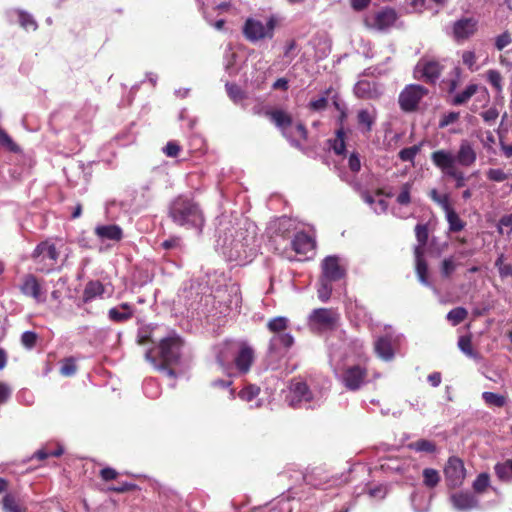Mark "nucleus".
Returning a JSON list of instances; mask_svg holds the SVG:
<instances>
[{"label": "nucleus", "mask_w": 512, "mask_h": 512, "mask_svg": "<svg viewBox=\"0 0 512 512\" xmlns=\"http://www.w3.org/2000/svg\"><path fill=\"white\" fill-rule=\"evenodd\" d=\"M264 116L269 118L283 134L293 124L292 115L283 109H266Z\"/></svg>", "instance_id": "aec40b11"}, {"label": "nucleus", "mask_w": 512, "mask_h": 512, "mask_svg": "<svg viewBox=\"0 0 512 512\" xmlns=\"http://www.w3.org/2000/svg\"><path fill=\"white\" fill-rule=\"evenodd\" d=\"M18 14V22L22 28L25 30H33L35 31L38 27L34 18L27 12L19 10Z\"/></svg>", "instance_id": "e433bc0d"}, {"label": "nucleus", "mask_w": 512, "mask_h": 512, "mask_svg": "<svg viewBox=\"0 0 512 512\" xmlns=\"http://www.w3.org/2000/svg\"><path fill=\"white\" fill-rule=\"evenodd\" d=\"M368 371L360 365L349 366L343 370L341 380L343 385L350 391H357L364 384Z\"/></svg>", "instance_id": "f8f14e48"}, {"label": "nucleus", "mask_w": 512, "mask_h": 512, "mask_svg": "<svg viewBox=\"0 0 512 512\" xmlns=\"http://www.w3.org/2000/svg\"><path fill=\"white\" fill-rule=\"evenodd\" d=\"M477 159V153L471 142L468 140H461L459 149L454 155V165L458 163L463 167H471L475 164Z\"/></svg>", "instance_id": "6ab92c4d"}, {"label": "nucleus", "mask_w": 512, "mask_h": 512, "mask_svg": "<svg viewBox=\"0 0 512 512\" xmlns=\"http://www.w3.org/2000/svg\"><path fill=\"white\" fill-rule=\"evenodd\" d=\"M259 393H260V388L258 386L249 384L240 390L238 396L242 400L250 402L254 398H256L259 395Z\"/></svg>", "instance_id": "a19ab883"}, {"label": "nucleus", "mask_w": 512, "mask_h": 512, "mask_svg": "<svg viewBox=\"0 0 512 512\" xmlns=\"http://www.w3.org/2000/svg\"><path fill=\"white\" fill-rule=\"evenodd\" d=\"M436 203L441 206V208L445 211V214L448 213V211L454 210L453 207L450 204V199L448 194H443Z\"/></svg>", "instance_id": "338daca9"}, {"label": "nucleus", "mask_w": 512, "mask_h": 512, "mask_svg": "<svg viewBox=\"0 0 512 512\" xmlns=\"http://www.w3.org/2000/svg\"><path fill=\"white\" fill-rule=\"evenodd\" d=\"M168 216L174 224L185 229L202 232L206 219L198 201L190 195H178L168 208Z\"/></svg>", "instance_id": "f257e3e1"}, {"label": "nucleus", "mask_w": 512, "mask_h": 512, "mask_svg": "<svg viewBox=\"0 0 512 512\" xmlns=\"http://www.w3.org/2000/svg\"><path fill=\"white\" fill-rule=\"evenodd\" d=\"M424 251L421 247H415L414 254L416 258V273L421 283L428 285V266L423 257Z\"/></svg>", "instance_id": "a878e982"}, {"label": "nucleus", "mask_w": 512, "mask_h": 512, "mask_svg": "<svg viewBox=\"0 0 512 512\" xmlns=\"http://www.w3.org/2000/svg\"><path fill=\"white\" fill-rule=\"evenodd\" d=\"M375 352L384 360L392 359L394 353L391 345V340L388 337H380L375 342Z\"/></svg>", "instance_id": "c756f323"}, {"label": "nucleus", "mask_w": 512, "mask_h": 512, "mask_svg": "<svg viewBox=\"0 0 512 512\" xmlns=\"http://www.w3.org/2000/svg\"><path fill=\"white\" fill-rule=\"evenodd\" d=\"M276 25L277 19L273 15L268 18L266 24H263L260 20L248 18L243 25L242 33L250 42H257L266 38L272 39Z\"/></svg>", "instance_id": "39448f33"}, {"label": "nucleus", "mask_w": 512, "mask_h": 512, "mask_svg": "<svg viewBox=\"0 0 512 512\" xmlns=\"http://www.w3.org/2000/svg\"><path fill=\"white\" fill-rule=\"evenodd\" d=\"M100 476L104 481H111L117 478L118 472L111 467H106L100 470Z\"/></svg>", "instance_id": "680f3d73"}, {"label": "nucleus", "mask_w": 512, "mask_h": 512, "mask_svg": "<svg viewBox=\"0 0 512 512\" xmlns=\"http://www.w3.org/2000/svg\"><path fill=\"white\" fill-rule=\"evenodd\" d=\"M346 275V267L338 256L325 257L321 262V275L318 279V298L327 302L332 294L333 283L345 279Z\"/></svg>", "instance_id": "7ed1b4c3"}, {"label": "nucleus", "mask_w": 512, "mask_h": 512, "mask_svg": "<svg viewBox=\"0 0 512 512\" xmlns=\"http://www.w3.org/2000/svg\"><path fill=\"white\" fill-rule=\"evenodd\" d=\"M428 94V89L419 84L407 85L399 94V106L404 112L417 110L420 101Z\"/></svg>", "instance_id": "6e6552de"}, {"label": "nucleus", "mask_w": 512, "mask_h": 512, "mask_svg": "<svg viewBox=\"0 0 512 512\" xmlns=\"http://www.w3.org/2000/svg\"><path fill=\"white\" fill-rule=\"evenodd\" d=\"M495 474L502 482L512 481V459L497 463L494 467Z\"/></svg>", "instance_id": "2f4dec72"}, {"label": "nucleus", "mask_w": 512, "mask_h": 512, "mask_svg": "<svg viewBox=\"0 0 512 512\" xmlns=\"http://www.w3.org/2000/svg\"><path fill=\"white\" fill-rule=\"evenodd\" d=\"M346 132L344 128H338L335 132V138L329 139L330 148L337 155H344L346 152Z\"/></svg>", "instance_id": "c85d7f7f"}, {"label": "nucleus", "mask_w": 512, "mask_h": 512, "mask_svg": "<svg viewBox=\"0 0 512 512\" xmlns=\"http://www.w3.org/2000/svg\"><path fill=\"white\" fill-rule=\"evenodd\" d=\"M443 71V65L435 59L422 58L417 63L415 72L426 82L434 84Z\"/></svg>", "instance_id": "2eb2a0df"}, {"label": "nucleus", "mask_w": 512, "mask_h": 512, "mask_svg": "<svg viewBox=\"0 0 512 512\" xmlns=\"http://www.w3.org/2000/svg\"><path fill=\"white\" fill-rule=\"evenodd\" d=\"M476 54L474 51H464L462 53V62L465 66H467L471 71L476 70Z\"/></svg>", "instance_id": "603ef678"}, {"label": "nucleus", "mask_w": 512, "mask_h": 512, "mask_svg": "<svg viewBox=\"0 0 512 512\" xmlns=\"http://www.w3.org/2000/svg\"><path fill=\"white\" fill-rule=\"evenodd\" d=\"M19 290L24 296L32 298L38 304L45 303L47 300V291L43 286V281L33 274H26L22 277Z\"/></svg>", "instance_id": "1a4fd4ad"}, {"label": "nucleus", "mask_w": 512, "mask_h": 512, "mask_svg": "<svg viewBox=\"0 0 512 512\" xmlns=\"http://www.w3.org/2000/svg\"><path fill=\"white\" fill-rule=\"evenodd\" d=\"M482 399L489 407L502 408L506 405V397L497 393L485 391L482 393Z\"/></svg>", "instance_id": "473e14b6"}, {"label": "nucleus", "mask_w": 512, "mask_h": 512, "mask_svg": "<svg viewBox=\"0 0 512 512\" xmlns=\"http://www.w3.org/2000/svg\"><path fill=\"white\" fill-rule=\"evenodd\" d=\"M291 248L297 254L303 258L299 260H306L310 257L309 253L314 254L316 248L315 239L304 231L297 232L291 240Z\"/></svg>", "instance_id": "f3484780"}, {"label": "nucleus", "mask_w": 512, "mask_h": 512, "mask_svg": "<svg viewBox=\"0 0 512 512\" xmlns=\"http://www.w3.org/2000/svg\"><path fill=\"white\" fill-rule=\"evenodd\" d=\"M339 313L333 308L314 309L309 317L308 324L318 331H332L336 329L339 322Z\"/></svg>", "instance_id": "0eeeda50"}, {"label": "nucleus", "mask_w": 512, "mask_h": 512, "mask_svg": "<svg viewBox=\"0 0 512 512\" xmlns=\"http://www.w3.org/2000/svg\"><path fill=\"white\" fill-rule=\"evenodd\" d=\"M105 292L104 285L98 280L89 281L83 290L82 301L89 303L96 297H102Z\"/></svg>", "instance_id": "393cba45"}, {"label": "nucleus", "mask_w": 512, "mask_h": 512, "mask_svg": "<svg viewBox=\"0 0 512 512\" xmlns=\"http://www.w3.org/2000/svg\"><path fill=\"white\" fill-rule=\"evenodd\" d=\"M135 489H137V485L133 484V483H128V482L109 487L110 491H113L116 493H124V492H128V491H133Z\"/></svg>", "instance_id": "052dcab7"}, {"label": "nucleus", "mask_w": 512, "mask_h": 512, "mask_svg": "<svg viewBox=\"0 0 512 512\" xmlns=\"http://www.w3.org/2000/svg\"><path fill=\"white\" fill-rule=\"evenodd\" d=\"M478 31V20L474 17H461L452 24V36L458 43L473 37Z\"/></svg>", "instance_id": "9b49d317"}, {"label": "nucleus", "mask_w": 512, "mask_h": 512, "mask_svg": "<svg viewBox=\"0 0 512 512\" xmlns=\"http://www.w3.org/2000/svg\"><path fill=\"white\" fill-rule=\"evenodd\" d=\"M444 474L448 485L452 488L462 485L466 470L463 461L458 457H450L444 468Z\"/></svg>", "instance_id": "ddd939ff"}, {"label": "nucleus", "mask_w": 512, "mask_h": 512, "mask_svg": "<svg viewBox=\"0 0 512 512\" xmlns=\"http://www.w3.org/2000/svg\"><path fill=\"white\" fill-rule=\"evenodd\" d=\"M397 18L396 11L393 8L386 7L366 18L365 23L370 28L382 31L392 27Z\"/></svg>", "instance_id": "4468645a"}, {"label": "nucleus", "mask_w": 512, "mask_h": 512, "mask_svg": "<svg viewBox=\"0 0 512 512\" xmlns=\"http://www.w3.org/2000/svg\"><path fill=\"white\" fill-rule=\"evenodd\" d=\"M376 120V111H369L367 109H361L357 113V123L360 127H363L364 132H371L373 125Z\"/></svg>", "instance_id": "bb28decb"}, {"label": "nucleus", "mask_w": 512, "mask_h": 512, "mask_svg": "<svg viewBox=\"0 0 512 512\" xmlns=\"http://www.w3.org/2000/svg\"><path fill=\"white\" fill-rule=\"evenodd\" d=\"M478 91V85L470 84L462 92L457 93L451 103L454 106L466 104Z\"/></svg>", "instance_id": "7c9ffc66"}, {"label": "nucleus", "mask_w": 512, "mask_h": 512, "mask_svg": "<svg viewBox=\"0 0 512 512\" xmlns=\"http://www.w3.org/2000/svg\"><path fill=\"white\" fill-rule=\"evenodd\" d=\"M432 163L440 169L447 177L455 181V188L460 189L466 184V177L463 171L454 165V154L449 150H436L431 153Z\"/></svg>", "instance_id": "20e7f679"}, {"label": "nucleus", "mask_w": 512, "mask_h": 512, "mask_svg": "<svg viewBox=\"0 0 512 512\" xmlns=\"http://www.w3.org/2000/svg\"><path fill=\"white\" fill-rule=\"evenodd\" d=\"M77 371V365L73 357L65 358L60 368L61 375L65 377L73 376Z\"/></svg>", "instance_id": "79ce46f5"}, {"label": "nucleus", "mask_w": 512, "mask_h": 512, "mask_svg": "<svg viewBox=\"0 0 512 512\" xmlns=\"http://www.w3.org/2000/svg\"><path fill=\"white\" fill-rule=\"evenodd\" d=\"M354 93L358 98L372 100L378 99L381 95L377 85L367 80L358 81L354 87Z\"/></svg>", "instance_id": "4be33fe9"}, {"label": "nucleus", "mask_w": 512, "mask_h": 512, "mask_svg": "<svg viewBox=\"0 0 512 512\" xmlns=\"http://www.w3.org/2000/svg\"><path fill=\"white\" fill-rule=\"evenodd\" d=\"M455 270V264L452 258H446L442 261L441 273L444 277H450Z\"/></svg>", "instance_id": "bf43d9fd"}, {"label": "nucleus", "mask_w": 512, "mask_h": 512, "mask_svg": "<svg viewBox=\"0 0 512 512\" xmlns=\"http://www.w3.org/2000/svg\"><path fill=\"white\" fill-rule=\"evenodd\" d=\"M313 399V393L306 382L293 379L289 385V394L286 396L288 405L292 408H299L303 402L307 403Z\"/></svg>", "instance_id": "9d476101"}, {"label": "nucleus", "mask_w": 512, "mask_h": 512, "mask_svg": "<svg viewBox=\"0 0 512 512\" xmlns=\"http://www.w3.org/2000/svg\"><path fill=\"white\" fill-rule=\"evenodd\" d=\"M446 220L449 225V231L453 233L462 231L466 226V223L460 218L455 210L448 211L446 214Z\"/></svg>", "instance_id": "72a5a7b5"}, {"label": "nucleus", "mask_w": 512, "mask_h": 512, "mask_svg": "<svg viewBox=\"0 0 512 512\" xmlns=\"http://www.w3.org/2000/svg\"><path fill=\"white\" fill-rule=\"evenodd\" d=\"M454 508L458 510H471L478 507V499L470 492H456L450 497Z\"/></svg>", "instance_id": "412c9836"}, {"label": "nucleus", "mask_w": 512, "mask_h": 512, "mask_svg": "<svg viewBox=\"0 0 512 512\" xmlns=\"http://www.w3.org/2000/svg\"><path fill=\"white\" fill-rule=\"evenodd\" d=\"M0 144L7 147L11 152L18 153L21 151L20 147L11 139V137L0 128Z\"/></svg>", "instance_id": "09e8293b"}, {"label": "nucleus", "mask_w": 512, "mask_h": 512, "mask_svg": "<svg viewBox=\"0 0 512 512\" xmlns=\"http://www.w3.org/2000/svg\"><path fill=\"white\" fill-rule=\"evenodd\" d=\"M468 316V311L463 307H456L450 310L447 314V319L456 326L462 323Z\"/></svg>", "instance_id": "c9c22d12"}, {"label": "nucleus", "mask_w": 512, "mask_h": 512, "mask_svg": "<svg viewBox=\"0 0 512 512\" xmlns=\"http://www.w3.org/2000/svg\"><path fill=\"white\" fill-rule=\"evenodd\" d=\"M181 151V146L176 141H169L163 148V152L168 157H177Z\"/></svg>", "instance_id": "5fc2aeb1"}, {"label": "nucleus", "mask_w": 512, "mask_h": 512, "mask_svg": "<svg viewBox=\"0 0 512 512\" xmlns=\"http://www.w3.org/2000/svg\"><path fill=\"white\" fill-rule=\"evenodd\" d=\"M328 106L327 97L323 96L317 100H312L309 102L308 107L312 111H322L325 110Z\"/></svg>", "instance_id": "13d9d810"}, {"label": "nucleus", "mask_w": 512, "mask_h": 512, "mask_svg": "<svg viewBox=\"0 0 512 512\" xmlns=\"http://www.w3.org/2000/svg\"><path fill=\"white\" fill-rule=\"evenodd\" d=\"M95 234L103 240L106 239L116 242L120 241L123 237L122 229L115 224L97 226L95 228Z\"/></svg>", "instance_id": "b1692460"}, {"label": "nucleus", "mask_w": 512, "mask_h": 512, "mask_svg": "<svg viewBox=\"0 0 512 512\" xmlns=\"http://www.w3.org/2000/svg\"><path fill=\"white\" fill-rule=\"evenodd\" d=\"M486 177L489 181L492 182H503L509 178V175L503 169L490 168L486 172Z\"/></svg>", "instance_id": "a18cd8bd"}, {"label": "nucleus", "mask_w": 512, "mask_h": 512, "mask_svg": "<svg viewBox=\"0 0 512 512\" xmlns=\"http://www.w3.org/2000/svg\"><path fill=\"white\" fill-rule=\"evenodd\" d=\"M504 227L508 228L507 234H510L512 232V213L508 215H504L500 218L499 224H498V232L500 234L504 233Z\"/></svg>", "instance_id": "4d7b16f0"}, {"label": "nucleus", "mask_w": 512, "mask_h": 512, "mask_svg": "<svg viewBox=\"0 0 512 512\" xmlns=\"http://www.w3.org/2000/svg\"><path fill=\"white\" fill-rule=\"evenodd\" d=\"M481 116L486 123H492L498 118L499 113L496 108H489L488 110L482 112Z\"/></svg>", "instance_id": "e2e57ef3"}, {"label": "nucleus", "mask_w": 512, "mask_h": 512, "mask_svg": "<svg viewBox=\"0 0 512 512\" xmlns=\"http://www.w3.org/2000/svg\"><path fill=\"white\" fill-rule=\"evenodd\" d=\"M255 360L254 349L246 343H241L234 358L235 367L240 374H247Z\"/></svg>", "instance_id": "a211bd4d"}, {"label": "nucleus", "mask_w": 512, "mask_h": 512, "mask_svg": "<svg viewBox=\"0 0 512 512\" xmlns=\"http://www.w3.org/2000/svg\"><path fill=\"white\" fill-rule=\"evenodd\" d=\"M416 451L433 453L436 450V446L433 442L425 439L418 440L411 445Z\"/></svg>", "instance_id": "8fccbe9b"}, {"label": "nucleus", "mask_w": 512, "mask_h": 512, "mask_svg": "<svg viewBox=\"0 0 512 512\" xmlns=\"http://www.w3.org/2000/svg\"><path fill=\"white\" fill-rule=\"evenodd\" d=\"M108 316L115 323H123L133 317V308L129 303H121L119 307L110 308Z\"/></svg>", "instance_id": "5701e85b"}, {"label": "nucleus", "mask_w": 512, "mask_h": 512, "mask_svg": "<svg viewBox=\"0 0 512 512\" xmlns=\"http://www.w3.org/2000/svg\"><path fill=\"white\" fill-rule=\"evenodd\" d=\"M59 253L54 244H49L48 242H41L36 246L33 251L32 258L37 262L41 263L45 260H49L50 263L48 267H40L38 270L41 272H49L57 262Z\"/></svg>", "instance_id": "dca6fc26"}, {"label": "nucleus", "mask_w": 512, "mask_h": 512, "mask_svg": "<svg viewBox=\"0 0 512 512\" xmlns=\"http://www.w3.org/2000/svg\"><path fill=\"white\" fill-rule=\"evenodd\" d=\"M459 349L469 357L475 356L473 347H472V339L470 335H463L459 337L458 340Z\"/></svg>", "instance_id": "37998d69"}, {"label": "nucleus", "mask_w": 512, "mask_h": 512, "mask_svg": "<svg viewBox=\"0 0 512 512\" xmlns=\"http://www.w3.org/2000/svg\"><path fill=\"white\" fill-rule=\"evenodd\" d=\"M371 0H351V7L355 11H362L368 7Z\"/></svg>", "instance_id": "774afa93"}, {"label": "nucleus", "mask_w": 512, "mask_h": 512, "mask_svg": "<svg viewBox=\"0 0 512 512\" xmlns=\"http://www.w3.org/2000/svg\"><path fill=\"white\" fill-rule=\"evenodd\" d=\"M288 324L289 320L283 316L274 317L268 321L267 328L274 334L269 342V349L271 351L275 350L278 345L289 349L294 344L293 336L286 332Z\"/></svg>", "instance_id": "423d86ee"}, {"label": "nucleus", "mask_w": 512, "mask_h": 512, "mask_svg": "<svg viewBox=\"0 0 512 512\" xmlns=\"http://www.w3.org/2000/svg\"><path fill=\"white\" fill-rule=\"evenodd\" d=\"M180 246V238L177 236L171 237L161 243V247L165 250L174 249Z\"/></svg>", "instance_id": "69168bd1"}, {"label": "nucleus", "mask_w": 512, "mask_h": 512, "mask_svg": "<svg viewBox=\"0 0 512 512\" xmlns=\"http://www.w3.org/2000/svg\"><path fill=\"white\" fill-rule=\"evenodd\" d=\"M37 340H38V335H37V333H35L33 331H25L21 335V343L27 349L34 348L37 343Z\"/></svg>", "instance_id": "3c124183"}, {"label": "nucleus", "mask_w": 512, "mask_h": 512, "mask_svg": "<svg viewBox=\"0 0 512 512\" xmlns=\"http://www.w3.org/2000/svg\"><path fill=\"white\" fill-rule=\"evenodd\" d=\"M415 235L418 241V245L416 247H421L424 251V247L426 246L429 238V229L427 224H417L415 226Z\"/></svg>", "instance_id": "58836bf2"}, {"label": "nucleus", "mask_w": 512, "mask_h": 512, "mask_svg": "<svg viewBox=\"0 0 512 512\" xmlns=\"http://www.w3.org/2000/svg\"><path fill=\"white\" fill-rule=\"evenodd\" d=\"M349 169L352 172H358L361 168L360 159L357 153H352L348 160Z\"/></svg>", "instance_id": "0e129e2a"}, {"label": "nucleus", "mask_w": 512, "mask_h": 512, "mask_svg": "<svg viewBox=\"0 0 512 512\" xmlns=\"http://www.w3.org/2000/svg\"><path fill=\"white\" fill-rule=\"evenodd\" d=\"M4 512H26V508L21 504L19 497L14 493H6L2 499Z\"/></svg>", "instance_id": "cd10ccee"}, {"label": "nucleus", "mask_w": 512, "mask_h": 512, "mask_svg": "<svg viewBox=\"0 0 512 512\" xmlns=\"http://www.w3.org/2000/svg\"><path fill=\"white\" fill-rule=\"evenodd\" d=\"M489 484H490L489 475L487 473H481L474 480L472 487L476 493L481 494L487 490Z\"/></svg>", "instance_id": "ea45409f"}, {"label": "nucleus", "mask_w": 512, "mask_h": 512, "mask_svg": "<svg viewBox=\"0 0 512 512\" xmlns=\"http://www.w3.org/2000/svg\"><path fill=\"white\" fill-rule=\"evenodd\" d=\"M228 96L235 102H239L245 98V93L237 84H226Z\"/></svg>", "instance_id": "de8ad7c7"}, {"label": "nucleus", "mask_w": 512, "mask_h": 512, "mask_svg": "<svg viewBox=\"0 0 512 512\" xmlns=\"http://www.w3.org/2000/svg\"><path fill=\"white\" fill-rule=\"evenodd\" d=\"M441 480L440 474L436 469L425 468L423 470V484L428 488L436 487Z\"/></svg>", "instance_id": "f704fd0d"}, {"label": "nucleus", "mask_w": 512, "mask_h": 512, "mask_svg": "<svg viewBox=\"0 0 512 512\" xmlns=\"http://www.w3.org/2000/svg\"><path fill=\"white\" fill-rule=\"evenodd\" d=\"M182 346L181 337L173 334L161 339L157 346L149 349L145 358L157 370L165 372L170 378H175L176 372L173 366L180 361Z\"/></svg>", "instance_id": "f03ea898"}, {"label": "nucleus", "mask_w": 512, "mask_h": 512, "mask_svg": "<svg viewBox=\"0 0 512 512\" xmlns=\"http://www.w3.org/2000/svg\"><path fill=\"white\" fill-rule=\"evenodd\" d=\"M411 189L412 183L406 182L401 187V192L397 196V203L400 205H408L411 203Z\"/></svg>", "instance_id": "49530a36"}, {"label": "nucleus", "mask_w": 512, "mask_h": 512, "mask_svg": "<svg viewBox=\"0 0 512 512\" xmlns=\"http://www.w3.org/2000/svg\"><path fill=\"white\" fill-rule=\"evenodd\" d=\"M511 41L512 39L510 33L508 31H505L496 37L495 47L497 48V50L501 51L506 46H508L511 43Z\"/></svg>", "instance_id": "6e6d98bb"}, {"label": "nucleus", "mask_w": 512, "mask_h": 512, "mask_svg": "<svg viewBox=\"0 0 512 512\" xmlns=\"http://www.w3.org/2000/svg\"><path fill=\"white\" fill-rule=\"evenodd\" d=\"M459 117H460L459 112L451 111L447 114H444L439 121V127L440 128L447 127L448 125L453 124L456 121H458Z\"/></svg>", "instance_id": "864d4df0"}, {"label": "nucleus", "mask_w": 512, "mask_h": 512, "mask_svg": "<svg viewBox=\"0 0 512 512\" xmlns=\"http://www.w3.org/2000/svg\"><path fill=\"white\" fill-rule=\"evenodd\" d=\"M422 144H416L403 148L399 151L398 157L404 162H413L415 156L421 151Z\"/></svg>", "instance_id": "4c0bfd02"}, {"label": "nucleus", "mask_w": 512, "mask_h": 512, "mask_svg": "<svg viewBox=\"0 0 512 512\" xmlns=\"http://www.w3.org/2000/svg\"><path fill=\"white\" fill-rule=\"evenodd\" d=\"M487 80L492 85V87L497 91L501 92L503 89L502 86V75L497 70H488L487 71Z\"/></svg>", "instance_id": "c03bdc74"}]
</instances>
